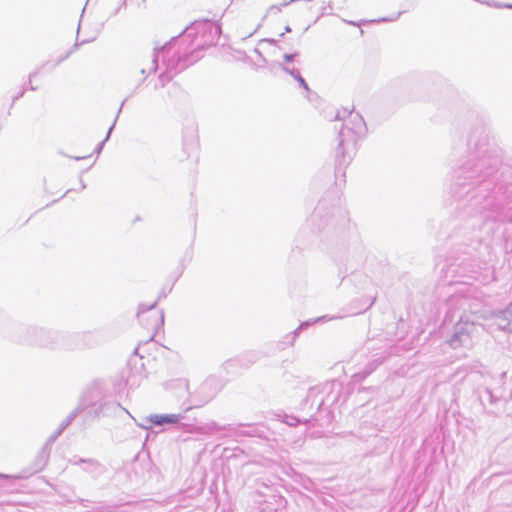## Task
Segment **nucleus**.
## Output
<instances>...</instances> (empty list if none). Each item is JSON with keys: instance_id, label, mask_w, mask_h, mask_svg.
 <instances>
[{"instance_id": "f257e3e1", "label": "nucleus", "mask_w": 512, "mask_h": 512, "mask_svg": "<svg viewBox=\"0 0 512 512\" xmlns=\"http://www.w3.org/2000/svg\"><path fill=\"white\" fill-rule=\"evenodd\" d=\"M508 168L501 164L496 147L483 139L475 144L468 160L454 171L453 193L457 199L468 198L473 207L492 209L512 193V180L506 179Z\"/></svg>"}, {"instance_id": "f03ea898", "label": "nucleus", "mask_w": 512, "mask_h": 512, "mask_svg": "<svg viewBox=\"0 0 512 512\" xmlns=\"http://www.w3.org/2000/svg\"><path fill=\"white\" fill-rule=\"evenodd\" d=\"M448 312L445 322L458 318L446 338V344L456 350H469L473 347V337L477 330V312L472 309L471 299L466 296H454L448 300Z\"/></svg>"}, {"instance_id": "7ed1b4c3", "label": "nucleus", "mask_w": 512, "mask_h": 512, "mask_svg": "<svg viewBox=\"0 0 512 512\" xmlns=\"http://www.w3.org/2000/svg\"><path fill=\"white\" fill-rule=\"evenodd\" d=\"M335 120L342 121L336 149V173H338L352 160L357 149V142L366 135L367 127L364 118L353 110L338 111Z\"/></svg>"}, {"instance_id": "20e7f679", "label": "nucleus", "mask_w": 512, "mask_h": 512, "mask_svg": "<svg viewBox=\"0 0 512 512\" xmlns=\"http://www.w3.org/2000/svg\"><path fill=\"white\" fill-rule=\"evenodd\" d=\"M181 42H183L182 39L180 40L176 37L159 50L155 49L148 73L151 74L157 71L159 53L163 54V64L166 66V69L175 75L202 58V55L198 54L197 49H190L188 46L182 49Z\"/></svg>"}, {"instance_id": "39448f33", "label": "nucleus", "mask_w": 512, "mask_h": 512, "mask_svg": "<svg viewBox=\"0 0 512 512\" xmlns=\"http://www.w3.org/2000/svg\"><path fill=\"white\" fill-rule=\"evenodd\" d=\"M221 34V27L218 23L210 20L195 21L191 26L187 27L182 41H189L190 49H197L198 54L202 55V50L216 43Z\"/></svg>"}, {"instance_id": "423d86ee", "label": "nucleus", "mask_w": 512, "mask_h": 512, "mask_svg": "<svg viewBox=\"0 0 512 512\" xmlns=\"http://www.w3.org/2000/svg\"><path fill=\"white\" fill-rule=\"evenodd\" d=\"M104 391L99 383L90 386L82 395L78 406L80 413L88 410L94 417L110 416L116 414L119 410H125L121 405L114 401H104Z\"/></svg>"}, {"instance_id": "0eeeda50", "label": "nucleus", "mask_w": 512, "mask_h": 512, "mask_svg": "<svg viewBox=\"0 0 512 512\" xmlns=\"http://www.w3.org/2000/svg\"><path fill=\"white\" fill-rule=\"evenodd\" d=\"M222 429L229 432L231 436L235 437H255L260 436L261 434L258 431V428L252 424H239L237 426H233L231 424L224 426Z\"/></svg>"}, {"instance_id": "6e6552de", "label": "nucleus", "mask_w": 512, "mask_h": 512, "mask_svg": "<svg viewBox=\"0 0 512 512\" xmlns=\"http://www.w3.org/2000/svg\"><path fill=\"white\" fill-rule=\"evenodd\" d=\"M77 47H78V43H75L73 48L70 51H68L65 55L61 56L57 61H55V62L46 61L40 67H38L34 72H32L29 75L30 89L33 91L37 89L36 87L31 85L33 77L40 74L44 70L52 71L56 66H58L60 63H62L64 60H66L70 56V54L74 51V49H76Z\"/></svg>"}, {"instance_id": "1a4fd4ad", "label": "nucleus", "mask_w": 512, "mask_h": 512, "mask_svg": "<svg viewBox=\"0 0 512 512\" xmlns=\"http://www.w3.org/2000/svg\"><path fill=\"white\" fill-rule=\"evenodd\" d=\"M71 463L74 465L84 464V471L92 474L93 476H98L103 472L102 465L94 460V459H83L77 456H74L71 460Z\"/></svg>"}, {"instance_id": "9d476101", "label": "nucleus", "mask_w": 512, "mask_h": 512, "mask_svg": "<svg viewBox=\"0 0 512 512\" xmlns=\"http://www.w3.org/2000/svg\"><path fill=\"white\" fill-rule=\"evenodd\" d=\"M210 387L211 383L209 381L203 382L198 389V393L204 394V397L202 399L196 400L194 399V395H191V405L187 407L185 411L187 412L193 407H201L208 403L214 397V394L212 393L206 394Z\"/></svg>"}, {"instance_id": "9b49d317", "label": "nucleus", "mask_w": 512, "mask_h": 512, "mask_svg": "<svg viewBox=\"0 0 512 512\" xmlns=\"http://www.w3.org/2000/svg\"><path fill=\"white\" fill-rule=\"evenodd\" d=\"M184 417L182 414H155L149 417V422L156 426L165 424H176Z\"/></svg>"}, {"instance_id": "f8f14e48", "label": "nucleus", "mask_w": 512, "mask_h": 512, "mask_svg": "<svg viewBox=\"0 0 512 512\" xmlns=\"http://www.w3.org/2000/svg\"><path fill=\"white\" fill-rule=\"evenodd\" d=\"M50 453L51 449L44 445L36 456L34 463L35 472L41 471L46 466L50 457Z\"/></svg>"}, {"instance_id": "ddd939ff", "label": "nucleus", "mask_w": 512, "mask_h": 512, "mask_svg": "<svg viewBox=\"0 0 512 512\" xmlns=\"http://www.w3.org/2000/svg\"><path fill=\"white\" fill-rule=\"evenodd\" d=\"M36 343L41 346H49L53 343L51 333L43 329L36 330Z\"/></svg>"}, {"instance_id": "4468645a", "label": "nucleus", "mask_w": 512, "mask_h": 512, "mask_svg": "<svg viewBox=\"0 0 512 512\" xmlns=\"http://www.w3.org/2000/svg\"><path fill=\"white\" fill-rule=\"evenodd\" d=\"M508 315H511L510 311L509 310H505V311H500L497 315H496V319H497V325L499 327V329L501 330H511L509 327L511 325L509 319H508Z\"/></svg>"}, {"instance_id": "2eb2a0df", "label": "nucleus", "mask_w": 512, "mask_h": 512, "mask_svg": "<svg viewBox=\"0 0 512 512\" xmlns=\"http://www.w3.org/2000/svg\"><path fill=\"white\" fill-rule=\"evenodd\" d=\"M125 101H126V99H124V100L122 101V103H121V105H120V107H119V109H118V112H117L116 118H115V120H114V122H113L112 126L109 128L108 133H107V135H106V138H105L101 143H99V145L97 146V148H96V150H95V151H96V153H98V154H99V153L101 152V150H102V148H103V146H104L105 142L109 139L110 134H111V132H112V130H113V128H114V126H115V123H116L117 119H118V116H119L120 112L122 111V108H123V106H124Z\"/></svg>"}, {"instance_id": "dca6fc26", "label": "nucleus", "mask_w": 512, "mask_h": 512, "mask_svg": "<svg viewBox=\"0 0 512 512\" xmlns=\"http://www.w3.org/2000/svg\"><path fill=\"white\" fill-rule=\"evenodd\" d=\"M80 414L76 408L68 415V417L60 424L59 430L62 432L72 423V421Z\"/></svg>"}, {"instance_id": "f3484780", "label": "nucleus", "mask_w": 512, "mask_h": 512, "mask_svg": "<svg viewBox=\"0 0 512 512\" xmlns=\"http://www.w3.org/2000/svg\"><path fill=\"white\" fill-rule=\"evenodd\" d=\"M175 74L169 72L167 69L162 72L159 77H158V81H159V86L160 87H165V85L167 83H169L173 77H174Z\"/></svg>"}, {"instance_id": "a211bd4d", "label": "nucleus", "mask_w": 512, "mask_h": 512, "mask_svg": "<svg viewBox=\"0 0 512 512\" xmlns=\"http://www.w3.org/2000/svg\"><path fill=\"white\" fill-rule=\"evenodd\" d=\"M157 303H158V300L154 301L150 305H146V304L141 303L139 305V308H138L137 317L140 319L142 314H144L147 311H150V310L154 309L156 307Z\"/></svg>"}, {"instance_id": "6ab92c4d", "label": "nucleus", "mask_w": 512, "mask_h": 512, "mask_svg": "<svg viewBox=\"0 0 512 512\" xmlns=\"http://www.w3.org/2000/svg\"><path fill=\"white\" fill-rule=\"evenodd\" d=\"M278 66L281 70H283L284 72L288 73L289 75H291L294 79L300 75V72L298 69L296 68H290L288 66H286L284 63H278Z\"/></svg>"}, {"instance_id": "aec40b11", "label": "nucleus", "mask_w": 512, "mask_h": 512, "mask_svg": "<svg viewBox=\"0 0 512 512\" xmlns=\"http://www.w3.org/2000/svg\"><path fill=\"white\" fill-rule=\"evenodd\" d=\"M323 206H324V205H323L322 203H320V204L316 207L315 212L313 213L312 218H311V221H312V222H315V221H316V220H318V219H319V220H322V218L324 217V215H323Z\"/></svg>"}, {"instance_id": "412c9836", "label": "nucleus", "mask_w": 512, "mask_h": 512, "mask_svg": "<svg viewBox=\"0 0 512 512\" xmlns=\"http://www.w3.org/2000/svg\"><path fill=\"white\" fill-rule=\"evenodd\" d=\"M311 321H306V322H303L301 323L298 328L296 330H294V332L292 333V340H291V345L293 344V342L295 341V339L298 337L299 333L301 330H303L304 328L308 327L311 325Z\"/></svg>"}, {"instance_id": "4be33fe9", "label": "nucleus", "mask_w": 512, "mask_h": 512, "mask_svg": "<svg viewBox=\"0 0 512 512\" xmlns=\"http://www.w3.org/2000/svg\"><path fill=\"white\" fill-rule=\"evenodd\" d=\"M63 432L59 429H57L52 435L49 436V438L47 439V441L45 442L44 445H46L47 447H49L50 449L52 448V445L53 443L56 441V439L62 434Z\"/></svg>"}, {"instance_id": "5701e85b", "label": "nucleus", "mask_w": 512, "mask_h": 512, "mask_svg": "<svg viewBox=\"0 0 512 512\" xmlns=\"http://www.w3.org/2000/svg\"><path fill=\"white\" fill-rule=\"evenodd\" d=\"M402 13H403V11H400L394 17H389V18L388 17H383V18H380L378 20H372L371 22H377V23H380V22H393V21H396Z\"/></svg>"}, {"instance_id": "b1692460", "label": "nucleus", "mask_w": 512, "mask_h": 512, "mask_svg": "<svg viewBox=\"0 0 512 512\" xmlns=\"http://www.w3.org/2000/svg\"><path fill=\"white\" fill-rule=\"evenodd\" d=\"M284 422L289 426H296L298 423H300V419H298L295 416H286Z\"/></svg>"}, {"instance_id": "393cba45", "label": "nucleus", "mask_w": 512, "mask_h": 512, "mask_svg": "<svg viewBox=\"0 0 512 512\" xmlns=\"http://www.w3.org/2000/svg\"><path fill=\"white\" fill-rule=\"evenodd\" d=\"M339 211H340L339 209L334 208V209H333V211H332V213H331V217H330L329 219L327 218V219L325 220V223H324L322 226H319V227H318V230H319V231H321L322 229H324V228H325V226H326L328 223H330V222H331V223H333V219H334V217H335V212H339Z\"/></svg>"}, {"instance_id": "a878e982", "label": "nucleus", "mask_w": 512, "mask_h": 512, "mask_svg": "<svg viewBox=\"0 0 512 512\" xmlns=\"http://www.w3.org/2000/svg\"><path fill=\"white\" fill-rule=\"evenodd\" d=\"M299 55L298 52L296 53H285L283 55V59L285 61V63H290V62H293L295 60V58Z\"/></svg>"}, {"instance_id": "bb28decb", "label": "nucleus", "mask_w": 512, "mask_h": 512, "mask_svg": "<svg viewBox=\"0 0 512 512\" xmlns=\"http://www.w3.org/2000/svg\"><path fill=\"white\" fill-rule=\"evenodd\" d=\"M295 80L299 83V86L304 88L306 91H310L309 86L305 79L300 75H298Z\"/></svg>"}, {"instance_id": "cd10ccee", "label": "nucleus", "mask_w": 512, "mask_h": 512, "mask_svg": "<svg viewBox=\"0 0 512 512\" xmlns=\"http://www.w3.org/2000/svg\"><path fill=\"white\" fill-rule=\"evenodd\" d=\"M164 325V312L160 311L159 317L156 319L155 327Z\"/></svg>"}, {"instance_id": "c85d7f7f", "label": "nucleus", "mask_w": 512, "mask_h": 512, "mask_svg": "<svg viewBox=\"0 0 512 512\" xmlns=\"http://www.w3.org/2000/svg\"><path fill=\"white\" fill-rule=\"evenodd\" d=\"M374 302H375V298H373V299L371 300V302L367 305V307H366L365 309L370 308V307L373 305V303H374Z\"/></svg>"}, {"instance_id": "c756f323", "label": "nucleus", "mask_w": 512, "mask_h": 512, "mask_svg": "<svg viewBox=\"0 0 512 512\" xmlns=\"http://www.w3.org/2000/svg\"><path fill=\"white\" fill-rule=\"evenodd\" d=\"M23 94H24V91L20 92L17 96H15V97H14V100H15V99H18V98H19V97H21V96H23Z\"/></svg>"}, {"instance_id": "7c9ffc66", "label": "nucleus", "mask_w": 512, "mask_h": 512, "mask_svg": "<svg viewBox=\"0 0 512 512\" xmlns=\"http://www.w3.org/2000/svg\"><path fill=\"white\" fill-rule=\"evenodd\" d=\"M267 41H268L269 43H271V44H275V43H276V40H274V39H268Z\"/></svg>"}, {"instance_id": "2f4dec72", "label": "nucleus", "mask_w": 512, "mask_h": 512, "mask_svg": "<svg viewBox=\"0 0 512 512\" xmlns=\"http://www.w3.org/2000/svg\"><path fill=\"white\" fill-rule=\"evenodd\" d=\"M285 32H291V28H290V26H286V27H285Z\"/></svg>"}, {"instance_id": "473e14b6", "label": "nucleus", "mask_w": 512, "mask_h": 512, "mask_svg": "<svg viewBox=\"0 0 512 512\" xmlns=\"http://www.w3.org/2000/svg\"><path fill=\"white\" fill-rule=\"evenodd\" d=\"M141 73H142V74H145V73H146V70H145L144 68H143V69H141Z\"/></svg>"}, {"instance_id": "72a5a7b5", "label": "nucleus", "mask_w": 512, "mask_h": 512, "mask_svg": "<svg viewBox=\"0 0 512 512\" xmlns=\"http://www.w3.org/2000/svg\"><path fill=\"white\" fill-rule=\"evenodd\" d=\"M349 24H352V25H357L356 23H354L353 21H350L348 22Z\"/></svg>"}, {"instance_id": "f704fd0d", "label": "nucleus", "mask_w": 512, "mask_h": 512, "mask_svg": "<svg viewBox=\"0 0 512 512\" xmlns=\"http://www.w3.org/2000/svg\"><path fill=\"white\" fill-rule=\"evenodd\" d=\"M507 8H512V5H506Z\"/></svg>"}]
</instances>
